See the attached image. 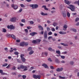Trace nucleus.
<instances>
[{"mask_svg": "<svg viewBox=\"0 0 79 79\" xmlns=\"http://www.w3.org/2000/svg\"><path fill=\"white\" fill-rule=\"evenodd\" d=\"M17 69L19 70H20V69H24L23 71H27V67L26 66H24V65L21 64L20 65V67H18Z\"/></svg>", "mask_w": 79, "mask_h": 79, "instance_id": "obj_1", "label": "nucleus"}, {"mask_svg": "<svg viewBox=\"0 0 79 79\" xmlns=\"http://www.w3.org/2000/svg\"><path fill=\"white\" fill-rule=\"evenodd\" d=\"M67 8L70 9L72 11H75V6L73 5H69V6L67 7Z\"/></svg>", "mask_w": 79, "mask_h": 79, "instance_id": "obj_2", "label": "nucleus"}, {"mask_svg": "<svg viewBox=\"0 0 79 79\" xmlns=\"http://www.w3.org/2000/svg\"><path fill=\"white\" fill-rule=\"evenodd\" d=\"M17 18L16 17H12V18L10 19V21L11 22H16V21Z\"/></svg>", "mask_w": 79, "mask_h": 79, "instance_id": "obj_3", "label": "nucleus"}, {"mask_svg": "<svg viewBox=\"0 0 79 79\" xmlns=\"http://www.w3.org/2000/svg\"><path fill=\"white\" fill-rule=\"evenodd\" d=\"M24 54H21L20 56L21 58V60L23 62H25L26 61V59L24 57Z\"/></svg>", "mask_w": 79, "mask_h": 79, "instance_id": "obj_4", "label": "nucleus"}, {"mask_svg": "<svg viewBox=\"0 0 79 79\" xmlns=\"http://www.w3.org/2000/svg\"><path fill=\"white\" fill-rule=\"evenodd\" d=\"M33 76L34 78V79H40V77H41V76H40V75H33Z\"/></svg>", "mask_w": 79, "mask_h": 79, "instance_id": "obj_5", "label": "nucleus"}, {"mask_svg": "<svg viewBox=\"0 0 79 79\" xmlns=\"http://www.w3.org/2000/svg\"><path fill=\"white\" fill-rule=\"evenodd\" d=\"M30 7H32V8H33L34 6V8H38L39 7V5L37 4H31L30 5Z\"/></svg>", "mask_w": 79, "mask_h": 79, "instance_id": "obj_6", "label": "nucleus"}, {"mask_svg": "<svg viewBox=\"0 0 79 79\" xmlns=\"http://www.w3.org/2000/svg\"><path fill=\"white\" fill-rule=\"evenodd\" d=\"M8 29H15V27H14L13 25H12L10 26L8 25L7 26Z\"/></svg>", "mask_w": 79, "mask_h": 79, "instance_id": "obj_7", "label": "nucleus"}, {"mask_svg": "<svg viewBox=\"0 0 79 79\" xmlns=\"http://www.w3.org/2000/svg\"><path fill=\"white\" fill-rule=\"evenodd\" d=\"M63 68L61 67V68H58L56 70V71L57 72H61V71H63Z\"/></svg>", "mask_w": 79, "mask_h": 79, "instance_id": "obj_8", "label": "nucleus"}, {"mask_svg": "<svg viewBox=\"0 0 79 79\" xmlns=\"http://www.w3.org/2000/svg\"><path fill=\"white\" fill-rule=\"evenodd\" d=\"M44 36L45 39H47V31H44Z\"/></svg>", "mask_w": 79, "mask_h": 79, "instance_id": "obj_9", "label": "nucleus"}, {"mask_svg": "<svg viewBox=\"0 0 79 79\" xmlns=\"http://www.w3.org/2000/svg\"><path fill=\"white\" fill-rule=\"evenodd\" d=\"M64 2L67 5H69L71 3V2L69 1L68 0H64Z\"/></svg>", "mask_w": 79, "mask_h": 79, "instance_id": "obj_10", "label": "nucleus"}, {"mask_svg": "<svg viewBox=\"0 0 79 79\" xmlns=\"http://www.w3.org/2000/svg\"><path fill=\"white\" fill-rule=\"evenodd\" d=\"M35 34H37V33L36 32H33L30 33V35L31 36H34Z\"/></svg>", "mask_w": 79, "mask_h": 79, "instance_id": "obj_11", "label": "nucleus"}, {"mask_svg": "<svg viewBox=\"0 0 79 79\" xmlns=\"http://www.w3.org/2000/svg\"><path fill=\"white\" fill-rule=\"evenodd\" d=\"M42 66L44 67L45 68H48V67L47 65L45 64H43Z\"/></svg>", "mask_w": 79, "mask_h": 79, "instance_id": "obj_12", "label": "nucleus"}, {"mask_svg": "<svg viewBox=\"0 0 79 79\" xmlns=\"http://www.w3.org/2000/svg\"><path fill=\"white\" fill-rule=\"evenodd\" d=\"M48 50H49V51H50V52H55V50L52 49V48H48Z\"/></svg>", "mask_w": 79, "mask_h": 79, "instance_id": "obj_13", "label": "nucleus"}, {"mask_svg": "<svg viewBox=\"0 0 79 79\" xmlns=\"http://www.w3.org/2000/svg\"><path fill=\"white\" fill-rule=\"evenodd\" d=\"M62 13L63 16L64 18L66 17V12H63Z\"/></svg>", "mask_w": 79, "mask_h": 79, "instance_id": "obj_14", "label": "nucleus"}, {"mask_svg": "<svg viewBox=\"0 0 79 79\" xmlns=\"http://www.w3.org/2000/svg\"><path fill=\"white\" fill-rule=\"evenodd\" d=\"M39 28L40 30H41V31H43L44 30V28L43 27L41 26V25H39L38 27Z\"/></svg>", "mask_w": 79, "mask_h": 79, "instance_id": "obj_15", "label": "nucleus"}, {"mask_svg": "<svg viewBox=\"0 0 79 79\" xmlns=\"http://www.w3.org/2000/svg\"><path fill=\"white\" fill-rule=\"evenodd\" d=\"M59 34H62V35L66 34V32H65L60 31L59 32Z\"/></svg>", "mask_w": 79, "mask_h": 79, "instance_id": "obj_16", "label": "nucleus"}, {"mask_svg": "<svg viewBox=\"0 0 79 79\" xmlns=\"http://www.w3.org/2000/svg\"><path fill=\"white\" fill-rule=\"evenodd\" d=\"M20 45L21 47H23L24 45V42H22L20 43Z\"/></svg>", "mask_w": 79, "mask_h": 79, "instance_id": "obj_17", "label": "nucleus"}, {"mask_svg": "<svg viewBox=\"0 0 79 79\" xmlns=\"http://www.w3.org/2000/svg\"><path fill=\"white\" fill-rule=\"evenodd\" d=\"M11 37L13 38V39H15V40H16V36L14 35H11Z\"/></svg>", "mask_w": 79, "mask_h": 79, "instance_id": "obj_18", "label": "nucleus"}, {"mask_svg": "<svg viewBox=\"0 0 79 79\" xmlns=\"http://www.w3.org/2000/svg\"><path fill=\"white\" fill-rule=\"evenodd\" d=\"M42 8H44V10H48V9L47 8V7H46V6H42Z\"/></svg>", "mask_w": 79, "mask_h": 79, "instance_id": "obj_19", "label": "nucleus"}, {"mask_svg": "<svg viewBox=\"0 0 79 79\" xmlns=\"http://www.w3.org/2000/svg\"><path fill=\"white\" fill-rule=\"evenodd\" d=\"M55 61L56 63H60V61H59V60L58 59L56 58L55 60Z\"/></svg>", "mask_w": 79, "mask_h": 79, "instance_id": "obj_20", "label": "nucleus"}, {"mask_svg": "<svg viewBox=\"0 0 79 79\" xmlns=\"http://www.w3.org/2000/svg\"><path fill=\"white\" fill-rule=\"evenodd\" d=\"M74 4H77L78 6H79V0L78 1H76L74 2Z\"/></svg>", "mask_w": 79, "mask_h": 79, "instance_id": "obj_21", "label": "nucleus"}, {"mask_svg": "<svg viewBox=\"0 0 79 79\" xmlns=\"http://www.w3.org/2000/svg\"><path fill=\"white\" fill-rule=\"evenodd\" d=\"M41 15H42V16H47L48 14L47 13H44L43 12H42L41 13Z\"/></svg>", "mask_w": 79, "mask_h": 79, "instance_id": "obj_22", "label": "nucleus"}, {"mask_svg": "<svg viewBox=\"0 0 79 79\" xmlns=\"http://www.w3.org/2000/svg\"><path fill=\"white\" fill-rule=\"evenodd\" d=\"M34 53V51L32 50L31 51L29 52V55H32V54H33Z\"/></svg>", "mask_w": 79, "mask_h": 79, "instance_id": "obj_23", "label": "nucleus"}, {"mask_svg": "<svg viewBox=\"0 0 79 79\" xmlns=\"http://www.w3.org/2000/svg\"><path fill=\"white\" fill-rule=\"evenodd\" d=\"M56 53L59 55H61V52L60 51H56Z\"/></svg>", "mask_w": 79, "mask_h": 79, "instance_id": "obj_24", "label": "nucleus"}, {"mask_svg": "<svg viewBox=\"0 0 79 79\" xmlns=\"http://www.w3.org/2000/svg\"><path fill=\"white\" fill-rule=\"evenodd\" d=\"M59 78H60V79H66V77H61V76H59Z\"/></svg>", "mask_w": 79, "mask_h": 79, "instance_id": "obj_25", "label": "nucleus"}, {"mask_svg": "<svg viewBox=\"0 0 79 79\" xmlns=\"http://www.w3.org/2000/svg\"><path fill=\"white\" fill-rule=\"evenodd\" d=\"M60 44L62 45H63V46H68V45L67 44H65L64 43H60Z\"/></svg>", "mask_w": 79, "mask_h": 79, "instance_id": "obj_26", "label": "nucleus"}, {"mask_svg": "<svg viewBox=\"0 0 79 79\" xmlns=\"http://www.w3.org/2000/svg\"><path fill=\"white\" fill-rule=\"evenodd\" d=\"M0 73L3 74V75H5V73H3V70H2L0 69Z\"/></svg>", "mask_w": 79, "mask_h": 79, "instance_id": "obj_27", "label": "nucleus"}, {"mask_svg": "<svg viewBox=\"0 0 79 79\" xmlns=\"http://www.w3.org/2000/svg\"><path fill=\"white\" fill-rule=\"evenodd\" d=\"M53 26H54L55 27L56 26H57V23H56V22H54V23L53 24Z\"/></svg>", "mask_w": 79, "mask_h": 79, "instance_id": "obj_28", "label": "nucleus"}, {"mask_svg": "<svg viewBox=\"0 0 79 79\" xmlns=\"http://www.w3.org/2000/svg\"><path fill=\"white\" fill-rule=\"evenodd\" d=\"M36 40L37 43H38V42H40V41H41V40L38 39Z\"/></svg>", "mask_w": 79, "mask_h": 79, "instance_id": "obj_29", "label": "nucleus"}, {"mask_svg": "<svg viewBox=\"0 0 79 79\" xmlns=\"http://www.w3.org/2000/svg\"><path fill=\"white\" fill-rule=\"evenodd\" d=\"M7 65H8V64L6 63L4 64H2V67H5V66H7Z\"/></svg>", "mask_w": 79, "mask_h": 79, "instance_id": "obj_30", "label": "nucleus"}, {"mask_svg": "<svg viewBox=\"0 0 79 79\" xmlns=\"http://www.w3.org/2000/svg\"><path fill=\"white\" fill-rule=\"evenodd\" d=\"M32 43H33V44H37V41L36 40H33L32 41Z\"/></svg>", "mask_w": 79, "mask_h": 79, "instance_id": "obj_31", "label": "nucleus"}, {"mask_svg": "<svg viewBox=\"0 0 79 79\" xmlns=\"http://www.w3.org/2000/svg\"><path fill=\"white\" fill-rule=\"evenodd\" d=\"M67 27H68V26H67V25L65 24L64 26V29H66V28H67Z\"/></svg>", "mask_w": 79, "mask_h": 79, "instance_id": "obj_32", "label": "nucleus"}, {"mask_svg": "<svg viewBox=\"0 0 79 79\" xmlns=\"http://www.w3.org/2000/svg\"><path fill=\"white\" fill-rule=\"evenodd\" d=\"M18 6H15L14 7V10H17V9H18Z\"/></svg>", "mask_w": 79, "mask_h": 79, "instance_id": "obj_33", "label": "nucleus"}, {"mask_svg": "<svg viewBox=\"0 0 79 79\" xmlns=\"http://www.w3.org/2000/svg\"><path fill=\"white\" fill-rule=\"evenodd\" d=\"M14 53L15 55H18L19 54V53L17 51L15 52Z\"/></svg>", "mask_w": 79, "mask_h": 79, "instance_id": "obj_34", "label": "nucleus"}, {"mask_svg": "<svg viewBox=\"0 0 79 79\" xmlns=\"http://www.w3.org/2000/svg\"><path fill=\"white\" fill-rule=\"evenodd\" d=\"M32 50V48L29 47L27 49V51H31Z\"/></svg>", "mask_w": 79, "mask_h": 79, "instance_id": "obj_35", "label": "nucleus"}, {"mask_svg": "<svg viewBox=\"0 0 79 79\" xmlns=\"http://www.w3.org/2000/svg\"><path fill=\"white\" fill-rule=\"evenodd\" d=\"M21 22L22 23H24L26 22V20L25 19H22L21 20Z\"/></svg>", "mask_w": 79, "mask_h": 79, "instance_id": "obj_36", "label": "nucleus"}, {"mask_svg": "<svg viewBox=\"0 0 79 79\" xmlns=\"http://www.w3.org/2000/svg\"><path fill=\"white\" fill-rule=\"evenodd\" d=\"M11 35L8 34L6 35V36L7 37H11Z\"/></svg>", "mask_w": 79, "mask_h": 79, "instance_id": "obj_37", "label": "nucleus"}, {"mask_svg": "<svg viewBox=\"0 0 79 79\" xmlns=\"http://www.w3.org/2000/svg\"><path fill=\"white\" fill-rule=\"evenodd\" d=\"M2 32H6V30L5 28H3Z\"/></svg>", "mask_w": 79, "mask_h": 79, "instance_id": "obj_38", "label": "nucleus"}, {"mask_svg": "<svg viewBox=\"0 0 79 79\" xmlns=\"http://www.w3.org/2000/svg\"><path fill=\"white\" fill-rule=\"evenodd\" d=\"M20 6L22 8H24L25 7V6H24V5L23 4H20Z\"/></svg>", "mask_w": 79, "mask_h": 79, "instance_id": "obj_39", "label": "nucleus"}, {"mask_svg": "<svg viewBox=\"0 0 79 79\" xmlns=\"http://www.w3.org/2000/svg\"><path fill=\"white\" fill-rule=\"evenodd\" d=\"M72 31H73V32H77L76 30L74 28H73L72 29Z\"/></svg>", "mask_w": 79, "mask_h": 79, "instance_id": "obj_40", "label": "nucleus"}, {"mask_svg": "<svg viewBox=\"0 0 79 79\" xmlns=\"http://www.w3.org/2000/svg\"><path fill=\"white\" fill-rule=\"evenodd\" d=\"M67 16H68L69 18V17H70V13H69L67 12Z\"/></svg>", "mask_w": 79, "mask_h": 79, "instance_id": "obj_41", "label": "nucleus"}, {"mask_svg": "<svg viewBox=\"0 0 79 79\" xmlns=\"http://www.w3.org/2000/svg\"><path fill=\"white\" fill-rule=\"evenodd\" d=\"M22 77L23 79H25L26 78V75H23L22 76Z\"/></svg>", "mask_w": 79, "mask_h": 79, "instance_id": "obj_42", "label": "nucleus"}, {"mask_svg": "<svg viewBox=\"0 0 79 79\" xmlns=\"http://www.w3.org/2000/svg\"><path fill=\"white\" fill-rule=\"evenodd\" d=\"M24 45H25V46H27V45H28V43H25L24 42Z\"/></svg>", "mask_w": 79, "mask_h": 79, "instance_id": "obj_43", "label": "nucleus"}, {"mask_svg": "<svg viewBox=\"0 0 79 79\" xmlns=\"http://www.w3.org/2000/svg\"><path fill=\"white\" fill-rule=\"evenodd\" d=\"M52 35V32L51 31H50L48 33V35Z\"/></svg>", "mask_w": 79, "mask_h": 79, "instance_id": "obj_44", "label": "nucleus"}, {"mask_svg": "<svg viewBox=\"0 0 79 79\" xmlns=\"http://www.w3.org/2000/svg\"><path fill=\"white\" fill-rule=\"evenodd\" d=\"M70 64H71V65H73V64H74V62L72 61H70Z\"/></svg>", "mask_w": 79, "mask_h": 79, "instance_id": "obj_45", "label": "nucleus"}, {"mask_svg": "<svg viewBox=\"0 0 79 79\" xmlns=\"http://www.w3.org/2000/svg\"><path fill=\"white\" fill-rule=\"evenodd\" d=\"M12 69H13V70H16V67H15V66H14L12 68Z\"/></svg>", "mask_w": 79, "mask_h": 79, "instance_id": "obj_46", "label": "nucleus"}, {"mask_svg": "<svg viewBox=\"0 0 79 79\" xmlns=\"http://www.w3.org/2000/svg\"><path fill=\"white\" fill-rule=\"evenodd\" d=\"M79 20V18H77L75 19V21L77 22V21H78Z\"/></svg>", "mask_w": 79, "mask_h": 79, "instance_id": "obj_47", "label": "nucleus"}, {"mask_svg": "<svg viewBox=\"0 0 79 79\" xmlns=\"http://www.w3.org/2000/svg\"><path fill=\"white\" fill-rule=\"evenodd\" d=\"M30 23L31 24H34V22H33V21H30Z\"/></svg>", "mask_w": 79, "mask_h": 79, "instance_id": "obj_48", "label": "nucleus"}, {"mask_svg": "<svg viewBox=\"0 0 79 79\" xmlns=\"http://www.w3.org/2000/svg\"><path fill=\"white\" fill-rule=\"evenodd\" d=\"M17 62H18V63H21V60H19V59H18L17 60Z\"/></svg>", "mask_w": 79, "mask_h": 79, "instance_id": "obj_49", "label": "nucleus"}, {"mask_svg": "<svg viewBox=\"0 0 79 79\" xmlns=\"http://www.w3.org/2000/svg\"><path fill=\"white\" fill-rule=\"evenodd\" d=\"M10 66H11V64H9L6 67V68L9 69V68H10Z\"/></svg>", "mask_w": 79, "mask_h": 79, "instance_id": "obj_50", "label": "nucleus"}, {"mask_svg": "<svg viewBox=\"0 0 79 79\" xmlns=\"http://www.w3.org/2000/svg\"><path fill=\"white\" fill-rule=\"evenodd\" d=\"M47 31H50V28L48 27L47 28Z\"/></svg>", "mask_w": 79, "mask_h": 79, "instance_id": "obj_51", "label": "nucleus"}, {"mask_svg": "<svg viewBox=\"0 0 79 79\" xmlns=\"http://www.w3.org/2000/svg\"><path fill=\"white\" fill-rule=\"evenodd\" d=\"M60 56L61 58H62V59H64V58H65V56Z\"/></svg>", "mask_w": 79, "mask_h": 79, "instance_id": "obj_52", "label": "nucleus"}, {"mask_svg": "<svg viewBox=\"0 0 79 79\" xmlns=\"http://www.w3.org/2000/svg\"><path fill=\"white\" fill-rule=\"evenodd\" d=\"M50 68L51 69H55V68H53V66H50Z\"/></svg>", "mask_w": 79, "mask_h": 79, "instance_id": "obj_53", "label": "nucleus"}, {"mask_svg": "<svg viewBox=\"0 0 79 79\" xmlns=\"http://www.w3.org/2000/svg\"><path fill=\"white\" fill-rule=\"evenodd\" d=\"M60 10H62V8H63V6H62V5H61L60 6Z\"/></svg>", "mask_w": 79, "mask_h": 79, "instance_id": "obj_54", "label": "nucleus"}, {"mask_svg": "<svg viewBox=\"0 0 79 79\" xmlns=\"http://www.w3.org/2000/svg\"><path fill=\"white\" fill-rule=\"evenodd\" d=\"M48 60L50 61H52V59L50 58L48 59Z\"/></svg>", "mask_w": 79, "mask_h": 79, "instance_id": "obj_55", "label": "nucleus"}, {"mask_svg": "<svg viewBox=\"0 0 79 79\" xmlns=\"http://www.w3.org/2000/svg\"><path fill=\"white\" fill-rule=\"evenodd\" d=\"M23 11V9L22 8H21L19 10V12H20V13H21V11Z\"/></svg>", "mask_w": 79, "mask_h": 79, "instance_id": "obj_56", "label": "nucleus"}, {"mask_svg": "<svg viewBox=\"0 0 79 79\" xmlns=\"http://www.w3.org/2000/svg\"><path fill=\"white\" fill-rule=\"evenodd\" d=\"M27 2H31L32 1V0H26Z\"/></svg>", "mask_w": 79, "mask_h": 79, "instance_id": "obj_57", "label": "nucleus"}, {"mask_svg": "<svg viewBox=\"0 0 79 79\" xmlns=\"http://www.w3.org/2000/svg\"><path fill=\"white\" fill-rule=\"evenodd\" d=\"M25 32L26 33H27V32H28V30H27V29H25Z\"/></svg>", "mask_w": 79, "mask_h": 79, "instance_id": "obj_58", "label": "nucleus"}, {"mask_svg": "<svg viewBox=\"0 0 79 79\" xmlns=\"http://www.w3.org/2000/svg\"><path fill=\"white\" fill-rule=\"evenodd\" d=\"M40 34H42V35L44 34V31H42L41 33H40Z\"/></svg>", "mask_w": 79, "mask_h": 79, "instance_id": "obj_59", "label": "nucleus"}, {"mask_svg": "<svg viewBox=\"0 0 79 79\" xmlns=\"http://www.w3.org/2000/svg\"><path fill=\"white\" fill-rule=\"evenodd\" d=\"M37 21H38V22L39 23V22H40V19H37Z\"/></svg>", "mask_w": 79, "mask_h": 79, "instance_id": "obj_60", "label": "nucleus"}, {"mask_svg": "<svg viewBox=\"0 0 79 79\" xmlns=\"http://www.w3.org/2000/svg\"><path fill=\"white\" fill-rule=\"evenodd\" d=\"M63 54H66L67 53V52H62Z\"/></svg>", "mask_w": 79, "mask_h": 79, "instance_id": "obj_61", "label": "nucleus"}, {"mask_svg": "<svg viewBox=\"0 0 79 79\" xmlns=\"http://www.w3.org/2000/svg\"><path fill=\"white\" fill-rule=\"evenodd\" d=\"M16 41L17 42L19 43L20 42V40H17Z\"/></svg>", "mask_w": 79, "mask_h": 79, "instance_id": "obj_62", "label": "nucleus"}, {"mask_svg": "<svg viewBox=\"0 0 79 79\" xmlns=\"http://www.w3.org/2000/svg\"><path fill=\"white\" fill-rule=\"evenodd\" d=\"M57 47L59 49H62V48L60 46H58Z\"/></svg>", "mask_w": 79, "mask_h": 79, "instance_id": "obj_63", "label": "nucleus"}, {"mask_svg": "<svg viewBox=\"0 0 79 79\" xmlns=\"http://www.w3.org/2000/svg\"><path fill=\"white\" fill-rule=\"evenodd\" d=\"M79 22L77 23L76 24V26H79Z\"/></svg>", "mask_w": 79, "mask_h": 79, "instance_id": "obj_64", "label": "nucleus"}]
</instances>
